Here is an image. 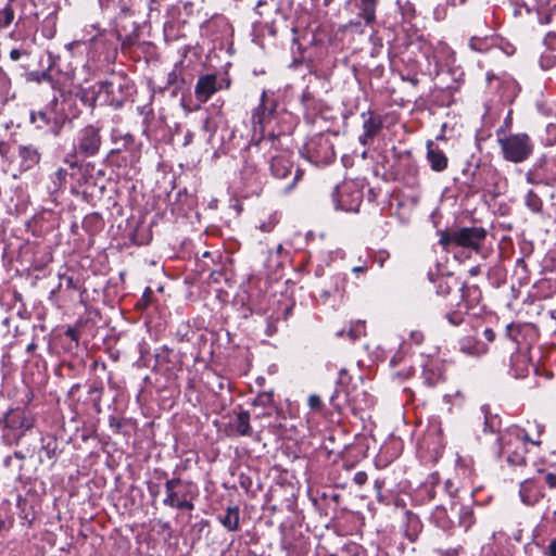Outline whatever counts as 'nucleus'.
Listing matches in <instances>:
<instances>
[{
    "label": "nucleus",
    "mask_w": 556,
    "mask_h": 556,
    "mask_svg": "<svg viewBox=\"0 0 556 556\" xmlns=\"http://www.w3.org/2000/svg\"><path fill=\"white\" fill-rule=\"evenodd\" d=\"M96 88V96L90 102L92 106L99 103L121 109L137 92L135 81L123 72H113L105 80L99 81Z\"/></svg>",
    "instance_id": "nucleus-1"
},
{
    "label": "nucleus",
    "mask_w": 556,
    "mask_h": 556,
    "mask_svg": "<svg viewBox=\"0 0 556 556\" xmlns=\"http://www.w3.org/2000/svg\"><path fill=\"white\" fill-rule=\"evenodd\" d=\"M497 444V456L513 470H519L527 466L528 445L539 446L541 441L530 440L523 429L511 427L500 433Z\"/></svg>",
    "instance_id": "nucleus-2"
},
{
    "label": "nucleus",
    "mask_w": 556,
    "mask_h": 556,
    "mask_svg": "<svg viewBox=\"0 0 556 556\" xmlns=\"http://www.w3.org/2000/svg\"><path fill=\"white\" fill-rule=\"evenodd\" d=\"M36 425L34 414L25 407L8 409L0 417L2 442L9 446L17 445L21 440L31 432Z\"/></svg>",
    "instance_id": "nucleus-3"
},
{
    "label": "nucleus",
    "mask_w": 556,
    "mask_h": 556,
    "mask_svg": "<svg viewBox=\"0 0 556 556\" xmlns=\"http://www.w3.org/2000/svg\"><path fill=\"white\" fill-rule=\"evenodd\" d=\"M439 244L446 252L451 247H460L479 253L488 236L483 227H454L451 229L438 230Z\"/></svg>",
    "instance_id": "nucleus-4"
},
{
    "label": "nucleus",
    "mask_w": 556,
    "mask_h": 556,
    "mask_svg": "<svg viewBox=\"0 0 556 556\" xmlns=\"http://www.w3.org/2000/svg\"><path fill=\"white\" fill-rule=\"evenodd\" d=\"M279 137L280 134L270 131L268 132V137L258 138V140L252 141L247 148V156L240 175L244 185L250 188L253 193H258L262 190V175L258 172L257 163L254 162V153H258L260 150L265 148L278 151Z\"/></svg>",
    "instance_id": "nucleus-5"
},
{
    "label": "nucleus",
    "mask_w": 556,
    "mask_h": 556,
    "mask_svg": "<svg viewBox=\"0 0 556 556\" xmlns=\"http://www.w3.org/2000/svg\"><path fill=\"white\" fill-rule=\"evenodd\" d=\"M104 142L103 125L97 121L78 128L73 138V154L68 155L74 159H90L97 156Z\"/></svg>",
    "instance_id": "nucleus-6"
},
{
    "label": "nucleus",
    "mask_w": 556,
    "mask_h": 556,
    "mask_svg": "<svg viewBox=\"0 0 556 556\" xmlns=\"http://www.w3.org/2000/svg\"><path fill=\"white\" fill-rule=\"evenodd\" d=\"M496 136L505 161L518 164L526 162L533 154L534 143L528 134L505 135V128L502 126L496 130Z\"/></svg>",
    "instance_id": "nucleus-7"
},
{
    "label": "nucleus",
    "mask_w": 556,
    "mask_h": 556,
    "mask_svg": "<svg viewBox=\"0 0 556 556\" xmlns=\"http://www.w3.org/2000/svg\"><path fill=\"white\" fill-rule=\"evenodd\" d=\"M292 11L293 0H279L275 10V17L266 23V29L271 37L290 30L293 35L291 38L292 45H300L299 27L294 21H291Z\"/></svg>",
    "instance_id": "nucleus-8"
},
{
    "label": "nucleus",
    "mask_w": 556,
    "mask_h": 556,
    "mask_svg": "<svg viewBox=\"0 0 556 556\" xmlns=\"http://www.w3.org/2000/svg\"><path fill=\"white\" fill-rule=\"evenodd\" d=\"M231 79L227 73L217 75L215 73H208L199 76L194 86V96L201 102H207L211 97L219 90L229 89Z\"/></svg>",
    "instance_id": "nucleus-9"
},
{
    "label": "nucleus",
    "mask_w": 556,
    "mask_h": 556,
    "mask_svg": "<svg viewBox=\"0 0 556 556\" xmlns=\"http://www.w3.org/2000/svg\"><path fill=\"white\" fill-rule=\"evenodd\" d=\"M305 153L307 159L316 165L330 164L336 157L329 138L324 135L312 137L305 144Z\"/></svg>",
    "instance_id": "nucleus-10"
},
{
    "label": "nucleus",
    "mask_w": 556,
    "mask_h": 556,
    "mask_svg": "<svg viewBox=\"0 0 556 556\" xmlns=\"http://www.w3.org/2000/svg\"><path fill=\"white\" fill-rule=\"evenodd\" d=\"M277 102L274 98H268L265 90L261 96L260 104L253 110L252 123L254 131L260 130L261 137H268L265 135V127L276 117Z\"/></svg>",
    "instance_id": "nucleus-11"
},
{
    "label": "nucleus",
    "mask_w": 556,
    "mask_h": 556,
    "mask_svg": "<svg viewBox=\"0 0 556 556\" xmlns=\"http://www.w3.org/2000/svg\"><path fill=\"white\" fill-rule=\"evenodd\" d=\"M526 180L531 185L555 186L556 174L548 164L545 156H541L535 161L531 168L526 173Z\"/></svg>",
    "instance_id": "nucleus-12"
},
{
    "label": "nucleus",
    "mask_w": 556,
    "mask_h": 556,
    "mask_svg": "<svg viewBox=\"0 0 556 556\" xmlns=\"http://www.w3.org/2000/svg\"><path fill=\"white\" fill-rule=\"evenodd\" d=\"M65 121V116L48 109L30 113V122L36 126V128H47L54 136L60 135Z\"/></svg>",
    "instance_id": "nucleus-13"
},
{
    "label": "nucleus",
    "mask_w": 556,
    "mask_h": 556,
    "mask_svg": "<svg viewBox=\"0 0 556 556\" xmlns=\"http://www.w3.org/2000/svg\"><path fill=\"white\" fill-rule=\"evenodd\" d=\"M361 117L363 119V132L358 137V142L364 147H369L382 130L383 118L370 110L362 112Z\"/></svg>",
    "instance_id": "nucleus-14"
},
{
    "label": "nucleus",
    "mask_w": 556,
    "mask_h": 556,
    "mask_svg": "<svg viewBox=\"0 0 556 556\" xmlns=\"http://www.w3.org/2000/svg\"><path fill=\"white\" fill-rule=\"evenodd\" d=\"M49 68L54 74L56 89L62 90L71 86L75 78V68L70 64H64L59 55L48 52Z\"/></svg>",
    "instance_id": "nucleus-15"
},
{
    "label": "nucleus",
    "mask_w": 556,
    "mask_h": 556,
    "mask_svg": "<svg viewBox=\"0 0 556 556\" xmlns=\"http://www.w3.org/2000/svg\"><path fill=\"white\" fill-rule=\"evenodd\" d=\"M41 160L39 148L33 143L18 144L16 151V161L21 173L35 168Z\"/></svg>",
    "instance_id": "nucleus-16"
},
{
    "label": "nucleus",
    "mask_w": 556,
    "mask_h": 556,
    "mask_svg": "<svg viewBox=\"0 0 556 556\" xmlns=\"http://www.w3.org/2000/svg\"><path fill=\"white\" fill-rule=\"evenodd\" d=\"M22 22L23 16L20 15L18 20L15 23V29L9 34V37L12 40L21 41V45L18 47L13 48L10 51V59L14 62L20 61L24 56L28 58L30 55L31 45L35 42V37H33L30 40H27L26 36H24L22 31L18 29Z\"/></svg>",
    "instance_id": "nucleus-17"
},
{
    "label": "nucleus",
    "mask_w": 556,
    "mask_h": 556,
    "mask_svg": "<svg viewBox=\"0 0 556 556\" xmlns=\"http://www.w3.org/2000/svg\"><path fill=\"white\" fill-rule=\"evenodd\" d=\"M519 496L523 504L534 505L544 496L543 486L535 478L525 479L520 482Z\"/></svg>",
    "instance_id": "nucleus-18"
},
{
    "label": "nucleus",
    "mask_w": 556,
    "mask_h": 556,
    "mask_svg": "<svg viewBox=\"0 0 556 556\" xmlns=\"http://www.w3.org/2000/svg\"><path fill=\"white\" fill-rule=\"evenodd\" d=\"M293 168V162L287 153H279L270 156L269 170L277 179L287 178Z\"/></svg>",
    "instance_id": "nucleus-19"
},
{
    "label": "nucleus",
    "mask_w": 556,
    "mask_h": 556,
    "mask_svg": "<svg viewBox=\"0 0 556 556\" xmlns=\"http://www.w3.org/2000/svg\"><path fill=\"white\" fill-rule=\"evenodd\" d=\"M427 161L433 172H443L447 167V156L431 140L427 142Z\"/></svg>",
    "instance_id": "nucleus-20"
},
{
    "label": "nucleus",
    "mask_w": 556,
    "mask_h": 556,
    "mask_svg": "<svg viewBox=\"0 0 556 556\" xmlns=\"http://www.w3.org/2000/svg\"><path fill=\"white\" fill-rule=\"evenodd\" d=\"M379 0H354L357 9V17L363 20L365 25H372L376 22V11Z\"/></svg>",
    "instance_id": "nucleus-21"
},
{
    "label": "nucleus",
    "mask_w": 556,
    "mask_h": 556,
    "mask_svg": "<svg viewBox=\"0 0 556 556\" xmlns=\"http://www.w3.org/2000/svg\"><path fill=\"white\" fill-rule=\"evenodd\" d=\"M459 291H460V295H459L460 301L458 303H462V305L464 306V308H466V311H469V309L476 307L480 303L482 293H481V290L479 289V287L468 286L466 283H463Z\"/></svg>",
    "instance_id": "nucleus-22"
},
{
    "label": "nucleus",
    "mask_w": 556,
    "mask_h": 556,
    "mask_svg": "<svg viewBox=\"0 0 556 556\" xmlns=\"http://www.w3.org/2000/svg\"><path fill=\"white\" fill-rule=\"evenodd\" d=\"M64 162L72 169L70 174L71 178H76L78 186H83L88 182L90 176V164L80 163L79 159L66 156Z\"/></svg>",
    "instance_id": "nucleus-23"
},
{
    "label": "nucleus",
    "mask_w": 556,
    "mask_h": 556,
    "mask_svg": "<svg viewBox=\"0 0 556 556\" xmlns=\"http://www.w3.org/2000/svg\"><path fill=\"white\" fill-rule=\"evenodd\" d=\"M139 35L140 27L135 21H131L130 25L127 24V30L122 29L119 31V27H116V36L117 39L121 41L123 50L130 49L131 47H134L139 39Z\"/></svg>",
    "instance_id": "nucleus-24"
},
{
    "label": "nucleus",
    "mask_w": 556,
    "mask_h": 556,
    "mask_svg": "<svg viewBox=\"0 0 556 556\" xmlns=\"http://www.w3.org/2000/svg\"><path fill=\"white\" fill-rule=\"evenodd\" d=\"M217 519L230 532L240 529V509L238 506H228L225 514L219 515Z\"/></svg>",
    "instance_id": "nucleus-25"
},
{
    "label": "nucleus",
    "mask_w": 556,
    "mask_h": 556,
    "mask_svg": "<svg viewBox=\"0 0 556 556\" xmlns=\"http://www.w3.org/2000/svg\"><path fill=\"white\" fill-rule=\"evenodd\" d=\"M116 5L118 12L115 16L116 27H119V31L127 30V20L134 17L135 11L128 0H116L113 4Z\"/></svg>",
    "instance_id": "nucleus-26"
},
{
    "label": "nucleus",
    "mask_w": 556,
    "mask_h": 556,
    "mask_svg": "<svg viewBox=\"0 0 556 556\" xmlns=\"http://www.w3.org/2000/svg\"><path fill=\"white\" fill-rule=\"evenodd\" d=\"M230 426L236 433L241 437H251L252 427L250 425V413L248 410H240Z\"/></svg>",
    "instance_id": "nucleus-27"
},
{
    "label": "nucleus",
    "mask_w": 556,
    "mask_h": 556,
    "mask_svg": "<svg viewBox=\"0 0 556 556\" xmlns=\"http://www.w3.org/2000/svg\"><path fill=\"white\" fill-rule=\"evenodd\" d=\"M104 393V386L101 380H93L89 384L88 399L92 404V407L97 414L102 413L101 401Z\"/></svg>",
    "instance_id": "nucleus-28"
},
{
    "label": "nucleus",
    "mask_w": 556,
    "mask_h": 556,
    "mask_svg": "<svg viewBox=\"0 0 556 556\" xmlns=\"http://www.w3.org/2000/svg\"><path fill=\"white\" fill-rule=\"evenodd\" d=\"M18 5L16 0H8L5 5L0 9V30L9 28L15 20V8Z\"/></svg>",
    "instance_id": "nucleus-29"
},
{
    "label": "nucleus",
    "mask_w": 556,
    "mask_h": 556,
    "mask_svg": "<svg viewBox=\"0 0 556 556\" xmlns=\"http://www.w3.org/2000/svg\"><path fill=\"white\" fill-rule=\"evenodd\" d=\"M431 521L443 531H450L453 528V521L448 518L446 509L437 506L430 516Z\"/></svg>",
    "instance_id": "nucleus-30"
},
{
    "label": "nucleus",
    "mask_w": 556,
    "mask_h": 556,
    "mask_svg": "<svg viewBox=\"0 0 556 556\" xmlns=\"http://www.w3.org/2000/svg\"><path fill=\"white\" fill-rule=\"evenodd\" d=\"M40 452L43 453L49 460H54L59 453L56 438L52 434L42 435Z\"/></svg>",
    "instance_id": "nucleus-31"
},
{
    "label": "nucleus",
    "mask_w": 556,
    "mask_h": 556,
    "mask_svg": "<svg viewBox=\"0 0 556 556\" xmlns=\"http://www.w3.org/2000/svg\"><path fill=\"white\" fill-rule=\"evenodd\" d=\"M470 168H471V164L467 163L466 167L463 169V174L468 176L469 182L471 186L482 187V185H483L482 174L486 170H490V167H486V166L481 167L480 164H476L473 170L470 172Z\"/></svg>",
    "instance_id": "nucleus-32"
},
{
    "label": "nucleus",
    "mask_w": 556,
    "mask_h": 556,
    "mask_svg": "<svg viewBox=\"0 0 556 556\" xmlns=\"http://www.w3.org/2000/svg\"><path fill=\"white\" fill-rule=\"evenodd\" d=\"M56 13L53 11L50 12L42 21L41 34L45 38L51 39L54 37L56 33Z\"/></svg>",
    "instance_id": "nucleus-33"
},
{
    "label": "nucleus",
    "mask_w": 556,
    "mask_h": 556,
    "mask_svg": "<svg viewBox=\"0 0 556 556\" xmlns=\"http://www.w3.org/2000/svg\"><path fill=\"white\" fill-rule=\"evenodd\" d=\"M332 287L323 291L321 295L329 298L331 295H342L345 285V276L337 274L331 278Z\"/></svg>",
    "instance_id": "nucleus-34"
},
{
    "label": "nucleus",
    "mask_w": 556,
    "mask_h": 556,
    "mask_svg": "<svg viewBox=\"0 0 556 556\" xmlns=\"http://www.w3.org/2000/svg\"><path fill=\"white\" fill-rule=\"evenodd\" d=\"M340 197V191H339V187L336 186L331 192V198H332V201H333V204H334V207L336 210H343V211H354L361 203V200H362V194L359 191L356 192V198H355V205H348L345 204L343 201H341L339 199Z\"/></svg>",
    "instance_id": "nucleus-35"
},
{
    "label": "nucleus",
    "mask_w": 556,
    "mask_h": 556,
    "mask_svg": "<svg viewBox=\"0 0 556 556\" xmlns=\"http://www.w3.org/2000/svg\"><path fill=\"white\" fill-rule=\"evenodd\" d=\"M469 311H466L462 303L457 302V308L445 313L444 317L452 326H459L464 323L465 316Z\"/></svg>",
    "instance_id": "nucleus-36"
},
{
    "label": "nucleus",
    "mask_w": 556,
    "mask_h": 556,
    "mask_svg": "<svg viewBox=\"0 0 556 556\" xmlns=\"http://www.w3.org/2000/svg\"><path fill=\"white\" fill-rule=\"evenodd\" d=\"M525 326L521 325V324H515V323H510L506 326V337L515 343L516 345V349L519 348L520 343H521V337H522V330H523Z\"/></svg>",
    "instance_id": "nucleus-37"
},
{
    "label": "nucleus",
    "mask_w": 556,
    "mask_h": 556,
    "mask_svg": "<svg viewBox=\"0 0 556 556\" xmlns=\"http://www.w3.org/2000/svg\"><path fill=\"white\" fill-rule=\"evenodd\" d=\"M460 351L469 355H477L480 352H484V348L481 346L473 338L466 337L460 341Z\"/></svg>",
    "instance_id": "nucleus-38"
},
{
    "label": "nucleus",
    "mask_w": 556,
    "mask_h": 556,
    "mask_svg": "<svg viewBox=\"0 0 556 556\" xmlns=\"http://www.w3.org/2000/svg\"><path fill=\"white\" fill-rule=\"evenodd\" d=\"M459 526L466 531L475 523V515L470 507L462 506L458 511Z\"/></svg>",
    "instance_id": "nucleus-39"
},
{
    "label": "nucleus",
    "mask_w": 556,
    "mask_h": 556,
    "mask_svg": "<svg viewBox=\"0 0 556 556\" xmlns=\"http://www.w3.org/2000/svg\"><path fill=\"white\" fill-rule=\"evenodd\" d=\"M526 205L533 213H540L543 208V202L541 198L533 191L529 190L526 194Z\"/></svg>",
    "instance_id": "nucleus-40"
},
{
    "label": "nucleus",
    "mask_w": 556,
    "mask_h": 556,
    "mask_svg": "<svg viewBox=\"0 0 556 556\" xmlns=\"http://www.w3.org/2000/svg\"><path fill=\"white\" fill-rule=\"evenodd\" d=\"M396 3L399 5V9H400L403 20L406 22H410L416 15V9H415L414 3H412L408 0H405V1L397 0Z\"/></svg>",
    "instance_id": "nucleus-41"
},
{
    "label": "nucleus",
    "mask_w": 556,
    "mask_h": 556,
    "mask_svg": "<svg viewBox=\"0 0 556 556\" xmlns=\"http://www.w3.org/2000/svg\"><path fill=\"white\" fill-rule=\"evenodd\" d=\"M29 79L37 83L49 81L52 85V87L56 89L54 74H52L49 67L42 72H31L29 74Z\"/></svg>",
    "instance_id": "nucleus-42"
},
{
    "label": "nucleus",
    "mask_w": 556,
    "mask_h": 556,
    "mask_svg": "<svg viewBox=\"0 0 556 556\" xmlns=\"http://www.w3.org/2000/svg\"><path fill=\"white\" fill-rule=\"evenodd\" d=\"M166 496L163 500V505L176 508V506L179 504V502L186 496V493L180 492L178 489L174 491H165Z\"/></svg>",
    "instance_id": "nucleus-43"
},
{
    "label": "nucleus",
    "mask_w": 556,
    "mask_h": 556,
    "mask_svg": "<svg viewBox=\"0 0 556 556\" xmlns=\"http://www.w3.org/2000/svg\"><path fill=\"white\" fill-rule=\"evenodd\" d=\"M492 43L488 37H471L469 40V47L478 52H486L491 48Z\"/></svg>",
    "instance_id": "nucleus-44"
},
{
    "label": "nucleus",
    "mask_w": 556,
    "mask_h": 556,
    "mask_svg": "<svg viewBox=\"0 0 556 556\" xmlns=\"http://www.w3.org/2000/svg\"><path fill=\"white\" fill-rule=\"evenodd\" d=\"M422 377L425 384L430 388L437 386L441 380V375L430 367H426L424 369Z\"/></svg>",
    "instance_id": "nucleus-45"
},
{
    "label": "nucleus",
    "mask_w": 556,
    "mask_h": 556,
    "mask_svg": "<svg viewBox=\"0 0 556 556\" xmlns=\"http://www.w3.org/2000/svg\"><path fill=\"white\" fill-rule=\"evenodd\" d=\"M64 339H67L70 341V344L67 346L68 350L76 349L79 343V336L76 329L74 328H67L64 332Z\"/></svg>",
    "instance_id": "nucleus-46"
},
{
    "label": "nucleus",
    "mask_w": 556,
    "mask_h": 556,
    "mask_svg": "<svg viewBox=\"0 0 556 556\" xmlns=\"http://www.w3.org/2000/svg\"><path fill=\"white\" fill-rule=\"evenodd\" d=\"M67 176L70 174L65 168H58L52 176L54 187L56 189L61 188L65 184Z\"/></svg>",
    "instance_id": "nucleus-47"
},
{
    "label": "nucleus",
    "mask_w": 556,
    "mask_h": 556,
    "mask_svg": "<svg viewBox=\"0 0 556 556\" xmlns=\"http://www.w3.org/2000/svg\"><path fill=\"white\" fill-rule=\"evenodd\" d=\"M153 296V290L150 287H147L143 291V294L136 303V308L144 309L149 306L151 299Z\"/></svg>",
    "instance_id": "nucleus-48"
},
{
    "label": "nucleus",
    "mask_w": 556,
    "mask_h": 556,
    "mask_svg": "<svg viewBox=\"0 0 556 556\" xmlns=\"http://www.w3.org/2000/svg\"><path fill=\"white\" fill-rule=\"evenodd\" d=\"M96 96V89L90 93L88 89L80 88L76 97L86 105H88L91 109H94L96 106L91 105V99Z\"/></svg>",
    "instance_id": "nucleus-49"
},
{
    "label": "nucleus",
    "mask_w": 556,
    "mask_h": 556,
    "mask_svg": "<svg viewBox=\"0 0 556 556\" xmlns=\"http://www.w3.org/2000/svg\"><path fill=\"white\" fill-rule=\"evenodd\" d=\"M63 283H65L66 289H72V290L80 289L79 281L74 279L72 276L60 275V287H62Z\"/></svg>",
    "instance_id": "nucleus-50"
},
{
    "label": "nucleus",
    "mask_w": 556,
    "mask_h": 556,
    "mask_svg": "<svg viewBox=\"0 0 556 556\" xmlns=\"http://www.w3.org/2000/svg\"><path fill=\"white\" fill-rule=\"evenodd\" d=\"M189 482H184L179 477H173L172 479H167L164 488L165 491H174L177 490L181 485H188Z\"/></svg>",
    "instance_id": "nucleus-51"
},
{
    "label": "nucleus",
    "mask_w": 556,
    "mask_h": 556,
    "mask_svg": "<svg viewBox=\"0 0 556 556\" xmlns=\"http://www.w3.org/2000/svg\"><path fill=\"white\" fill-rule=\"evenodd\" d=\"M255 403L263 406L271 405L274 403L273 392L260 393L255 399Z\"/></svg>",
    "instance_id": "nucleus-52"
},
{
    "label": "nucleus",
    "mask_w": 556,
    "mask_h": 556,
    "mask_svg": "<svg viewBox=\"0 0 556 556\" xmlns=\"http://www.w3.org/2000/svg\"><path fill=\"white\" fill-rule=\"evenodd\" d=\"M365 23L363 20L358 18L357 21H350L344 25L345 30H354L355 33L363 34L364 33Z\"/></svg>",
    "instance_id": "nucleus-53"
},
{
    "label": "nucleus",
    "mask_w": 556,
    "mask_h": 556,
    "mask_svg": "<svg viewBox=\"0 0 556 556\" xmlns=\"http://www.w3.org/2000/svg\"><path fill=\"white\" fill-rule=\"evenodd\" d=\"M123 425H124V421L122 419L117 418L116 416L111 415L109 417V426L113 430L114 433H119Z\"/></svg>",
    "instance_id": "nucleus-54"
},
{
    "label": "nucleus",
    "mask_w": 556,
    "mask_h": 556,
    "mask_svg": "<svg viewBox=\"0 0 556 556\" xmlns=\"http://www.w3.org/2000/svg\"><path fill=\"white\" fill-rule=\"evenodd\" d=\"M308 406L312 410H321L323 408V401L319 395L312 394L308 397Z\"/></svg>",
    "instance_id": "nucleus-55"
},
{
    "label": "nucleus",
    "mask_w": 556,
    "mask_h": 556,
    "mask_svg": "<svg viewBox=\"0 0 556 556\" xmlns=\"http://www.w3.org/2000/svg\"><path fill=\"white\" fill-rule=\"evenodd\" d=\"M367 479L368 477L365 471H357L353 477V481L359 486L364 485L367 482Z\"/></svg>",
    "instance_id": "nucleus-56"
},
{
    "label": "nucleus",
    "mask_w": 556,
    "mask_h": 556,
    "mask_svg": "<svg viewBox=\"0 0 556 556\" xmlns=\"http://www.w3.org/2000/svg\"><path fill=\"white\" fill-rule=\"evenodd\" d=\"M350 381H351V376L349 375L346 369L342 368L339 371L338 384L344 386V384H348Z\"/></svg>",
    "instance_id": "nucleus-57"
},
{
    "label": "nucleus",
    "mask_w": 556,
    "mask_h": 556,
    "mask_svg": "<svg viewBox=\"0 0 556 556\" xmlns=\"http://www.w3.org/2000/svg\"><path fill=\"white\" fill-rule=\"evenodd\" d=\"M177 509L182 510H193L194 505L190 500H187L186 496L179 502V504L176 506Z\"/></svg>",
    "instance_id": "nucleus-58"
},
{
    "label": "nucleus",
    "mask_w": 556,
    "mask_h": 556,
    "mask_svg": "<svg viewBox=\"0 0 556 556\" xmlns=\"http://www.w3.org/2000/svg\"><path fill=\"white\" fill-rule=\"evenodd\" d=\"M545 483L549 489H556V472H546Z\"/></svg>",
    "instance_id": "nucleus-59"
},
{
    "label": "nucleus",
    "mask_w": 556,
    "mask_h": 556,
    "mask_svg": "<svg viewBox=\"0 0 556 556\" xmlns=\"http://www.w3.org/2000/svg\"><path fill=\"white\" fill-rule=\"evenodd\" d=\"M302 176H303V170L301 168H296L295 172H294L292 181H291V184H289L287 186V189L290 190V189L294 188V186L302 178Z\"/></svg>",
    "instance_id": "nucleus-60"
},
{
    "label": "nucleus",
    "mask_w": 556,
    "mask_h": 556,
    "mask_svg": "<svg viewBox=\"0 0 556 556\" xmlns=\"http://www.w3.org/2000/svg\"><path fill=\"white\" fill-rule=\"evenodd\" d=\"M123 148L127 149L129 146L134 144L135 138L131 134L126 132L122 136Z\"/></svg>",
    "instance_id": "nucleus-61"
},
{
    "label": "nucleus",
    "mask_w": 556,
    "mask_h": 556,
    "mask_svg": "<svg viewBox=\"0 0 556 556\" xmlns=\"http://www.w3.org/2000/svg\"><path fill=\"white\" fill-rule=\"evenodd\" d=\"M314 101V98L313 96L309 93V92H303L302 94V103L306 106V108H309L312 105V102Z\"/></svg>",
    "instance_id": "nucleus-62"
},
{
    "label": "nucleus",
    "mask_w": 556,
    "mask_h": 556,
    "mask_svg": "<svg viewBox=\"0 0 556 556\" xmlns=\"http://www.w3.org/2000/svg\"><path fill=\"white\" fill-rule=\"evenodd\" d=\"M410 339L416 343L420 344L424 341V333L420 331H412Z\"/></svg>",
    "instance_id": "nucleus-63"
},
{
    "label": "nucleus",
    "mask_w": 556,
    "mask_h": 556,
    "mask_svg": "<svg viewBox=\"0 0 556 556\" xmlns=\"http://www.w3.org/2000/svg\"><path fill=\"white\" fill-rule=\"evenodd\" d=\"M546 555L547 556H556V538L549 542L547 549H546Z\"/></svg>",
    "instance_id": "nucleus-64"
}]
</instances>
